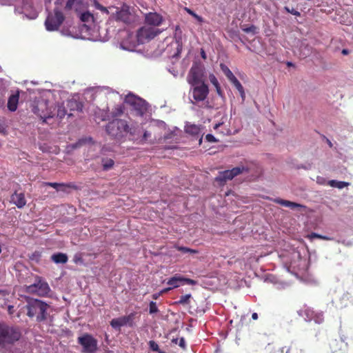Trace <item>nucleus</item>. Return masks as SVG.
<instances>
[{"label":"nucleus","mask_w":353,"mask_h":353,"mask_svg":"<svg viewBox=\"0 0 353 353\" xmlns=\"http://www.w3.org/2000/svg\"><path fill=\"white\" fill-rule=\"evenodd\" d=\"M21 336V330L19 327L0 323V352L13 353V345L19 341Z\"/></svg>","instance_id":"nucleus-1"},{"label":"nucleus","mask_w":353,"mask_h":353,"mask_svg":"<svg viewBox=\"0 0 353 353\" xmlns=\"http://www.w3.org/2000/svg\"><path fill=\"white\" fill-rule=\"evenodd\" d=\"M138 126L136 124H129L126 120L115 119L110 121L105 127L106 132L117 140L125 138L128 134L135 135Z\"/></svg>","instance_id":"nucleus-2"},{"label":"nucleus","mask_w":353,"mask_h":353,"mask_svg":"<svg viewBox=\"0 0 353 353\" xmlns=\"http://www.w3.org/2000/svg\"><path fill=\"white\" fill-rule=\"evenodd\" d=\"M27 315L30 318H36L37 322H42L48 316V310L50 307L46 303L36 299L26 297Z\"/></svg>","instance_id":"nucleus-3"},{"label":"nucleus","mask_w":353,"mask_h":353,"mask_svg":"<svg viewBox=\"0 0 353 353\" xmlns=\"http://www.w3.org/2000/svg\"><path fill=\"white\" fill-rule=\"evenodd\" d=\"M24 291L26 293L37 295L39 296H46L50 291L48 283L39 276H35V281L33 284L24 286Z\"/></svg>","instance_id":"nucleus-4"},{"label":"nucleus","mask_w":353,"mask_h":353,"mask_svg":"<svg viewBox=\"0 0 353 353\" xmlns=\"http://www.w3.org/2000/svg\"><path fill=\"white\" fill-rule=\"evenodd\" d=\"M32 111L40 117L43 123H46L48 119L55 117V108L50 105L49 102L46 100L38 101L33 107Z\"/></svg>","instance_id":"nucleus-5"},{"label":"nucleus","mask_w":353,"mask_h":353,"mask_svg":"<svg viewBox=\"0 0 353 353\" xmlns=\"http://www.w3.org/2000/svg\"><path fill=\"white\" fill-rule=\"evenodd\" d=\"M65 20V16L60 10L54 8L53 12H50L46 19L45 26L48 31L57 30Z\"/></svg>","instance_id":"nucleus-6"},{"label":"nucleus","mask_w":353,"mask_h":353,"mask_svg":"<svg viewBox=\"0 0 353 353\" xmlns=\"http://www.w3.org/2000/svg\"><path fill=\"white\" fill-rule=\"evenodd\" d=\"M77 342L82 346L83 353H96L98 350V341L91 334L85 333L78 337Z\"/></svg>","instance_id":"nucleus-7"},{"label":"nucleus","mask_w":353,"mask_h":353,"mask_svg":"<svg viewBox=\"0 0 353 353\" xmlns=\"http://www.w3.org/2000/svg\"><path fill=\"white\" fill-rule=\"evenodd\" d=\"M124 102L132 107L139 115H143L147 111L146 101L133 94L126 95Z\"/></svg>","instance_id":"nucleus-8"},{"label":"nucleus","mask_w":353,"mask_h":353,"mask_svg":"<svg viewBox=\"0 0 353 353\" xmlns=\"http://www.w3.org/2000/svg\"><path fill=\"white\" fill-rule=\"evenodd\" d=\"M160 33L161 31L158 28L145 26L138 30L137 32V41L139 43H145Z\"/></svg>","instance_id":"nucleus-9"},{"label":"nucleus","mask_w":353,"mask_h":353,"mask_svg":"<svg viewBox=\"0 0 353 353\" xmlns=\"http://www.w3.org/2000/svg\"><path fill=\"white\" fill-rule=\"evenodd\" d=\"M190 93L196 102L203 101L209 94V88L205 83L191 85Z\"/></svg>","instance_id":"nucleus-10"},{"label":"nucleus","mask_w":353,"mask_h":353,"mask_svg":"<svg viewBox=\"0 0 353 353\" xmlns=\"http://www.w3.org/2000/svg\"><path fill=\"white\" fill-rule=\"evenodd\" d=\"M136 315L137 312H134L127 316L113 319L110 321V325L114 329H120L121 327L125 325L133 327Z\"/></svg>","instance_id":"nucleus-11"},{"label":"nucleus","mask_w":353,"mask_h":353,"mask_svg":"<svg viewBox=\"0 0 353 353\" xmlns=\"http://www.w3.org/2000/svg\"><path fill=\"white\" fill-rule=\"evenodd\" d=\"M166 283L170 285L172 289L176 288L184 284L196 285L197 281L189 278H185L179 274H176L173 276L168 279Z\"/></svg>","instance_id":"nucleus-12"},{"label":"nucleus","mask_w":353,"mask_h":353,"mask_svg":"<svg viewBox=\"0 0 353 353\" xmlns=\"http://www.w3.org/2000/svg\"><path fill=\"white\" fill-rule=\"evenodd\" d=\"M188 81L190 85L204 83L203 81V72L201 67L194 65L191 68L188 76Z\"/></svg>","instance_id":"nucleus-13"},{"label":"nucleus","mask_w":353,"mask_h":353,"mask_svg":"<svg viewBox=\"0 0 353 353\" xmlns=\"http://www.w3.org/2000/svg\"><path fill=\"white\" fill-rule=\"evenodd\" d=\"M145 23L151 27L157 28L163 22V17L157 12H150L145 15Z\"/></svg>","instance_id":"nucleus-14"},{"label":"nucleus","mask_w":353,"mask_h":353,"mask_svg":"<svg viewBox=\"0 0 353 353\" xmlns=\"http://www.w3.org/2000/svg\"><path fill=\"white\" fill-rule=\"evenodd\" d=\"M112 17L117 21H122L125 23L130 22V13L128 9H121L117 10V12L112 14Z\"/></svg>","instance_id":"nucleus-15"},{"label":"nucleus","mask_w":353,"mask_h":353,"mask_svg":"<svg viewBox=\"0 0 353 353\" xmlns=\"http://www.w3.org/2000/svg\"><path fill=\"white\" fill-rule=\"evenodd\" d=\"M11 201L17 205L18 208H23L26 204V200L23 193H17L15 192L11 196Z\"/></svg>","instance_id":"nucleus-16"},{"label":"nucleus","mask_w":353,"mask_h":353,"mask_svg":"<svg viewBox=\"0 0 353 353\" xmlns=\"http://www.w3.org/2000/svg\"><path fill=\"white\" fill-rule=\"evenodd\" d=\"M274 202L277 204H280L282 206L290 208V209H301L305 208V206L295 202H292L288 200H284L280 198H276L274 199Z\"/></svg>","instance_id":"nucleus-17"},{"label":"nucleus","mask_w":353,"mask_h":353,"mask_svg":"<svg viewBox=\"0 0 353 353\" xmlns=\"http://www.w3.org/2000/svg\"><path fill=\"white\" fill-rule=\"evenodd\" d=\"M19 99V93L17 92L15 94H12L8 101V108L9 110L14 112L17 108V105Z\"/></svg>","instance_id":"nucleus-18"},{"label":"nucleus","mask_w":353,"mask_h":353,"mask_svg":"<svg viewBox=\"0 0 353 353\" xmlns=\"http://www.w3.org/2000/svg\"><path fill=\"white\" fill-rule=\"evenodd\" d=\"M51 260L57 264H65L68 262V257L66 254L58 252L51 256Z\"/></svg>","instance_id":"nucleus-19"},{"label":"nucleus","mask_w":353,"mask_h":353,"mask_svg":"<svg viewBox=\"0 0 353 353\" xmlns=\"http://www.w3.org/2000/svg\"><path fill=\"white\" fill-rule=\"evenodd\" d=\"M67 107L70 109V111L77 110L79 112H81L83 109V105L81 103L77 101V100H68L67 101Z\"/></svg>","instance_id":"nucleus-20"},{"label":"nucleus","mask_w":353,"mask_h":353,"mask_svg":"<svg viewBox=\"0 0 353 353\" xmlns=\"http://www.w3.org/2000/svg\"><path fill=\"white\" fill-rule=\"evenodd\" d=\"M232 179V176L231 175V172L229 170L220 172L219 176L216 177V181L219 182H226L227 181Z\"/></svg>","instance_id":"nucleus-21"},{"label":"nucleus","mask_w":353,"mask_h":353,"mask_svg":"<svg viewBox=\"0 0 353 353\" xmlns=\"http://www.w3.org/2000/svg\"><path fill=\"white\" fill-rule=\"evenodd\" d=\"M327 184L331 187L336 188L340 190L350 185V183L348 182L339 181L336 180H330L328 181Z\"/></svg>","instance_id":"nucleus-22"},{"label":"nucleus","mask_w":353,"mask_h":353,"mask_svg":"<svg viewBox=\"0 0 353 353\" xmlns=\"http://www.w3.org/2000/svg\"><path fill=\"white\" fill-rule=\"evenodd\" d=\"M54 108H55V116L60 119L63 118L65 115L68 114L65 108L63 105L58 104Z\"/></svg>","instance_id":"nucleus-23"},{"label":"nucleus","mask_w":353,"mask_h":353,"mask_svg":"<svg viewBox=\"0 0 353 353\" xmlns=\"http://www.w3.org/2000/svg\"><path fill=\"white\" fill-rule=\"evenodd\" d=\"M229 170L231 172L232 179L244 172H249V169L245 166L236 167V168H234L232 170Z\"/></svg>","instance_id":"nucleus-24"},{"label":"nucleus","mask_w":353,"mask_h":353,"mask_svg":"<svg viewBox=\"0 0 353 353\" xmlns=\"http://www.w3.org/2000/svg\"><path fill=\"white\" fill-rule=\"evenodd\" d=\"M124 112V107L123 105H117L112 111V116L117 117L123 114Z\"/></svg>","instance_id":"nucleus-25"},{"label":"nucleus","mask_w":353,"mask_h":353,"mask_svg":"<svg viewBox=\"0 0 353 353\" xmlns=\"http://www.w3.org/2000/svg\"><path fill=\"white\" fill-rule=\"evenodd\" d=\"M306 238H307L310 240H312L314 239H322V240L330 241L332 239L329 236H323V235H321V234H317L315 232H312V233L307 234L306 236Z\"/></svg>","instance_id":"nucleus-26"},{"label":"nucleus","mask_w":353,"mask_h":353,"mask_svg":"<svg viewBox=\"0 0 353 353\" xmlns=\"http://www.w3.org/2000/svg\"><path fill=\"white\" fill-rule=\"evenodd\" d=\"M192 298L191 294H187L185 295H182L180 296V299L178 301L176 302V304L179 305H188L190 303V300Z\"/></svg>","instance_id":"nucleus-27"},{"label":"nucleus","mask_w":353,"mask_h":353,"mask_svg":"<svg viewBox=\"0 0 353 353\" xmlns=\"http://www.w3.org/2000/svg\"><path fill=\"white\" fill-rule=\"evenodd\" d=\"M114 164V162L111 159H102V165L103 170H108L111 169Z\"/></svg>","instance_id":"nucleus-28"},{"label":"nucleus","mask_w":353,"mask_h":353,"mask_svg":"<svg viewBox=\"0 0 353 353\" xmlns=\"http://www.w3.org/2000/svg\"><path fill=\"white\" fill-rule=\"evenodd\" d=\"M220 68L222 70V72L224 73V74L227 77V78L229 79H230L232 77L234 76V74L232 73V72L230 70V68L225 65V64L223 63H221L220 65Z\"/></svg>","instance_id":"nucleus-29"},{"label":"nucleus","mask_w":353,"mask_h":353,"mask_svg":"<svg viewBox=\"0 0 353 353\" xmlns=\"http://www.w3.org/2000/svg\"><path fill=\"white\" fill-rule=\"evenodd\" d=\"M63 185L66 186H60L59 190L67 192L68 189L69 188L73 190H78V187L74 183H63Z\"/></svg>","instance_id":"nucleus-30"},{"label":"nucleus","mask_w":353,"mask_h":353,"mask_svg":"<svg viewBox=\"0 0 353 353\" xmlns=\"http://www.w3.org/2000/svg\"><path fill=\"white\" fill-rule=\"evenodd\" d=\"M185 10L191 16H192L196 20H197L199 23L203 22V19L195 13L193 10L188 8H185Z\"/></svg>","instance_id":"nucleus-31"},{"label":"nucleus","mask_w":353,"mask_h":353,"mask_svg":"<svg viewBox=\"0 0 353 353\" xmlns=\"http://www.w3.org/2000/svg\"><path fill=\"white\" fill-rule=\"evenodd\" d=\"M256 27L254 25H251L250 26H243L242 27V30L245 33H252L255 34L256 33Z\"/></svg>","instance_id":"nucleus-32"},{"label":"nucleus","mask_w":353,"mask_h":353,"mask_svg":"<svg viewBox=\"0 0 353 353\" xmlns=\"http://www.w3.org/2000/svg\"><path fill=\"white\" fill-rule=\"evenodd\" d=\"M79 0H67L65 5L64 6V10L69 11L72 9L75 3H77Z\"/></svg>","instance_id":"nucleus-33"},{"label":"nucleus","mask_w":353,"mask_h":353,"mask_svg":"<svg viewBox=\"0 0 353 353\" xmlns=\"http://www.w3.org/2000/svg\"><path fill=\"white\" fill-rule=\"evenodd\" d=\"M66 1L67 0H56L54 2V8H57L62 12V10H64V6L65 5Z\"/></svg>","instance_id":"nucleus-34"},{"label":"nucleus","mask_w":353,"mask_h":353,"mask_svg":"<svg viewBox=\"0 0 353 353\" xmlns=\"http://www.w3.org/2000/svg\"><path fill=\"white\" fill-rule=\"evenodd\" d=\"M92 19H93L92 14H91L88 12H83L81 15V20L83 22H88Z\"/></svg>","instance_id":"nucleus-35"},{"label":"nucleus","mask_w":353,"mask_h":353,"mask_svg":"<svg viewBox=\"0 0 353 353\" xmlns=\"http://www.w3.org/2000/svg\"><path fill=\"white\" fill-rule=\"evenodd\" d=\"M149 312L150 314H155L159 312V309L157 306V303L154 301H151L149 304Z\"/></svg>","instance_id":"nucleus-36"},{"label":"nucleus","mask_w":353,"mask_h":353,"mask_svg":"<svg viewBox=\"0 0 353 353\" xmlns=\"http://www.w3.org/2000/svg\"><path fill=\"white\" fill-rule=\"evenodd\" d=\"M149 348L154 352L159 351V345L154 341H150L148 343Z\"/></svg>","instance_id":"nucleus-37"},{"label":"nucleus","mask_w":353,"mask_h":353,"mask_svg":"<svg viewBox=\"0 0 353 353\" xmlns=\"http://www.w3.org/2000/svg\"><path fill=\"white\" fill-rule=\"evenodd\" d=\"M284 10L288 13H290V14H293L294 16H297V17L301 16L300 12H299L298 10H294V8H290L289 7L285 6V7H284Z\"/></svg>","instance_id":"nucleus-38"},{"label":"nucleus","mask_w":353,"mask_h":353,"mask_svg":"<svg viewBox=\"0 0 353 353\" xmlns=\"http://www.w3.org/2000/svg\"><path fill=\"white\" fill-rule=\"evenodd\" d=\"M234 87L236 88V90L239 92L240 94H241V97H242L243 99H245V92H244V88L243 87V85H241V83H239V84H237L236 85H234Z\"/></svg>","instance_id":"nucleus-39"},{"label":"nucleus","mask_w":353,"mask_h":353,"mask_svg":"<svg viewBox=\"0 0 353 353\" xmlns=\"http://www.w3.org/2000/svg\"><path fill=\"white\" fill-rule=\"evenodd\" d=\"M46 185L48 186H50V187H52V188L56 189L57 190H59L60 186H65L64 185H63V183H52V182L46 183Z\"/></svg>","instance_id":"nucleus-40"},{"label":"nucleus","mask_w":353,"mask_h":353,"mask_svg":"<svg viewBox=\"0 0 353 353\" xmlns=\"http://www.w3.org/2000/svg\"><path fill=\"white\" fill-rule=\"evenodd\" d=\"M205 139L208 142H210V143H217L219 142V140L216 139L212 134H208L206 136H205Z\"/></svg>","instance_id":"nucleus-41"},{"label":"nucleus","mask_w":353,"mask_h":353,"mask_svg":"<svg viewBox=\"0 0 353 353\" xmlns=\"http://www.w3.org/2000/svg\"><path fill=\"white\" fill-rule=\"evenodd\" d=\"M210 82L214 85V87H218L219 85V81L214 75L212 74L210 76Z\"/></svg>","instance_id":"nucleus-42"},{"label":"nucleus","mask_w":353,"mask_h":353,"mask_svg":"<svg viewBox=\"0 0 353 353\" xmlns=\"http://www.w3.org/2000/svg\"><path fill=\"white\" fill-rule=\"evenodd\" d=\"M199 128L195 125H192L189 130H188V132H191L192 134H197L198 132H199Z\"/></svg>","instance_id":"nucleus-43"},{"label":"nucleus","mask_w":353,"mask_h":353,"mask_svg":"<svg viewBox=\"0 0 353 353\" xmlns=\"http://www.w3.org/2000/svg\"><path fill=\"white\" fill-rule=\"evenodd\" d=\"M94 5H95L96 8H97L101 11L108 12L107 8L105 7L101 6V4H99L97 1H95Z\"/></svg>","instance_id":"nucleus-44"},{"label":"nucleus","mask_w":353,"mask_h":353,"mask_svg":"<svg viewBox=\"0 0 353 353\" xmlns=\"http://www.w3.org/2000/svg\"><path fill=\"white\" fill-rule=\"evenodd\" d=\"M176 249L183 253H188V248L183 246H176Z\"/></svg>","instance_id":"nucleus-45"},{"label":"nucleus","mask_w":353,"mask_h":353,"mask_svg":"<svg viewBox=\"0 0 353 353\" xmlns=\"http://www.w3.org/2000/svg\"><path fill=\"white\" fill-rule=\"evenodd\" d=\"M230 81L234 85H236L240 83V81L236 79V77L234 75L230 79H229Z\"/></svg>","instance_id":"nucleus-46"},{"label":"nucleus","mask_w":353,"mask_h":353,"mask_svg":"<svg viewBox=\"0 0 353 353\" xmlns=\"http://www.w3.org/2000/svg\"><path fill=\"white\" fill-rule=\"evenodd\" d=\"M305 313L307 318H309L310 319H312V314L314 313V312L312 310H311L310 309H306L305 310Z\"/></svg>","instance_id":"nucleus-47"},{"label":"nucleus","mask_w":353,"mask_h":353,"mask_svg":"<svg viewBox=\"0 0 353 353\" xmlns=\"http://www.w3.org/2000/svg\"><path fill=\"white\" fill-rule=\"evenodd\" d=\"M281 353H291V348L283 347L281 349Z\"/></svg>","instance_id":"nucleus-48"},{"label":"nucleus","mask_w":353,"mask_h":353,"mask_svg":"<svg viewBox=\"0 0 353 353\" xmlns=\"http://www.w3.org/2000/svg\"><path fill=\"white\" fill-rule=\"evenodd\" d=\"M179 345L182 348H185V341L183 338H181L179 340Z\"/></svg>","instance_id":"nucleus-49"},{"label":"nucleus","mask_w":353,"mask_h":353,"mask_svg":"<svg viewBox=\"0 0 353 353\" xmlns=\"http://www.w3.org/2000/svg\"><path fill=\"white\" fill-rule=\"evenodd\" d=\"M161 295L162 294H161V292H159L158 293H154L152 294V299L156 300V299H159V296Z\"/></svg>","instance_id":"nucleus-50"},{"label":"nucleus","mask_w":353,"mask_h":353,"mask_svg":"<svg viewBox=\"0 0 353 353\" xmlns=\"http://www.w3.org/2000/svg\"><path fill=\"white\" fill-rule=\"evenodd\" d=\"M172 288L170 286L169 288H165V289H163L162 290H161V294H163L168 292H169L170 290H171Z\"/></svg>","instance_id":"nucleus-51"},{"label":"nucleus","mask_w":353,"mask_h":353,"mask_svg":"<svg viewBox=\"0 0 353 353\" xmlns=\"http://www.w3.org/2000/svg\"><path fill=\"white\" fill-rule=\"evenodd\" d=\"M199 251L197 250H194L188 248V253L190 254H197Z\"/></svg>","instance_id":"nucleus-52"},{"label":"nucleus","mask_w":353,"mask_h":353,"mask_svg":"<svg viewBox=\"0 0 353 353\" xmlns=\"http://www.w3.org/2000/svg\"><path fill=\"white\" fill-rule=\"evenodd\" d=\"M150 133L148 132L145 131L143 134V139L144 140H147L148 137H150Z\"/></svg>","instance_id":"nucleus-53"},{"label":"nucleus","mask_w":353,"mask_h":353,"mask_svg":"<svg viewBox=\"0 0 353 353\" xmlns=\"http://www.w3.org/2000/svg\"><path fill=\"white\" fill-rule=\"evenodd\" d=\"M201 57L203 59H206L207 58V56H206V54L205 52V51L201 49Z\"/></svg>","instance_id":"nucleus-54"},{"label":"nucleus","mask_w":353,"mask_h":353,"mask_svg":"<svg viewBox=\"0 0 353 353\" xmlns=\"http://www.w3.org/2000/svg\"><path fill=\"white\" fill-rule=\"evenodd\" d=\"M85 142V139H81L79 141L78 143H76L77 145L75 147H77V145H81Z\"/></svg>","instance_id":"nucleus-55"},{"label":"nucleus","mask_w":353,"mask_h":353,"mask_svg":"<svg viewBox=\"0 0 353 353\" xmlns=\"http://www.w3.org/2000/svg\"><path fill=\"white\" fill-rule=\"evenodd\" d=\"M341 53L343 55H347L349 54V50L347 49H343Z\"/></svg>","instance_id":"nucleus-56"},{"label":"nucleus","mask_w":353,"mask_h":353,"mask_svg":"<svg viewBox=\"0 0 353 353\" xmlns=\"http://www.w3.org/2000/svg\"><path fill=\"white\" fill-rule=\"evenodd\" d=\"M223 125V123H216L214 126V130H217L221 125Z\"/></svg>","instance_id":"nucleus-57"},{"label":"nucleus","mask_w":353,"mask_h":353,"mask_svg":"<svg viewBox=\"0 0 353 353\" xmlns=\"http://www.w3.org/2000/svg\"><path fill=\"white\" fill-rule=\"evenodd\" d=\"M252 319H254V320H256V319H258V314H257V313L254 312V313L252 314Z\"/></svg>","instance_id":"nucleus-58"},{"label":"nucleus","mask_w":353,"mask_h":353,"mask_svg":"<svg viewBox=\"0 0 353 353\" xmlns=\"http://www.w3.org/2000/svg\"><path fill=\"white\" fill-rule=\"evenodd\" d=\"M216 92L219 94H221V87H220V85H218V87H216Z\"/></svg>","instance_id":"nucleus-59"},{"label":"nucleus","mask_w":353,"mask_h":353,"mask_svg":"<svg viewBox=\"0 0 353 353\" xmlns=\"http://www.w3.org/2000/svg\"><path fill=\"white\" fill-rule=\"evenodd\" d=\"M12 309H13V306H10H10L8 307V312H9V313H10V314H12Z\"/></svg>","instance_id":"nucleus-60"},{"label":"nucleus","mask_w":353,"mask_h":353,"mask_svg":"<svg viewBox=\"0 0 353 353\" xmlns=\"http://www.w3.org/2000/svg\"><path fill=\"white\" fill-rule=\"evenodd\" d=\"M287 65L288 66H293L294 65H293V63L292 62H289L288 61V62H287Z\"/></svg>","instance_id":"nucleus-61"},{"label":"nucleus","mask_w":353,"mask_h":353,"mask_svg":"<svg viewBox=\"0 0 353 353\" xmlns=\"http://www.w3.org/2000/svg\"><path fill=\"white\" fill-rule=\"evenodd\" d=\"M327 143H328V144H329V145H330V147H332V143H331V141H330V140H327Z\"/></svg>","instance_id":"nucleus-62"},{"label":"nucleus","mask_w":353,"mask_h":353,"mask_svg":"<svg viewBox=\"0 0 353 353\" xmlns=\"http://www.w3.org/2000/svg\"><path fill=\"white\" fill-rule=\"evenodd\" d=\"M158 353H166L165 351H163L161 350H159V351L157 352Z\"/></svg>","instance_id":"nucleus-63"},{"label":"nucleus","mask_w":353,"mask_h":353,"mask_svg":"<svg viewBox=\"0 0 353 353\" xmlns=\"http://www.w3.org/2000/svg\"><path fill=\"white\" fill-rule=\"evenodd\" d=\"M3 104V101L0 99V106H1Z\"/></svg>","instance_id":"nucleus-64"}]
</instances>
